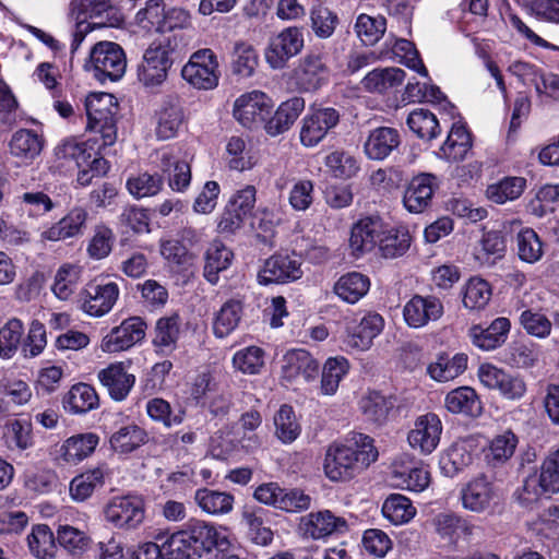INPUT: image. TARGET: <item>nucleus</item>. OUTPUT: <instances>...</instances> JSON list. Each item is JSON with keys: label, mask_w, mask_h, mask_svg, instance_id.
I'll use <instances>...</instances> for the list:
<instances>
[{"label": "nucleus", "mask_w": 559, "mask_h": 559, "mask_svg": "<svg viewBox=\"0 0 559 559\" xmlns=\"http://www.w3.org/2000/svg\"><path fill=\"white\" fill-rule=\"evenodd\" d=\"M378 459L373 440L355 433L347 443L331 444L325 453L323 469L332 481H346L361 473Z\"/></svg>", "instance_id": "obj_1"}, {"label": "nucleus", "mask_w": 559, "mask_h": 559, "mask_svg": "<svg viewBox=\"0 0 559 559\" xmlns=\"http://www.w3.org/2000/svg\"><path fill=\"white\" fill-rule=\"evenodd\" d=\"M177 48V36L171 35L154 41L144 51L138 66V79L145 87L159 86L166 81Z\"/></svg>", "instance_id": "obj_2"}, {"label": "nucleus", "mask_w": 559, "mask_h": 559, "mask_svg": "<svg viewBox=\"0 0 559 559\" xmlns=\"http://www.w3.org/2000/svg\"><path fill=\"white\" fill-rule=\"evenodd\" d=\"M87 129L96 132L103 140V146H111L117 141L118 105L108 93L90 94L85 99Z\"/></svg>", "instance_id": "obj_3"}, {"label": "nucleus", "mask_w": 559, "mask_h": 559, "mask_svg": "<svg viewBox=\"0 0 559 559\" xmlns=\"http://www.w3.org/2000/svg\"><path fill=\"white\" fill-rule=\"evenodd\" d=\"M85 67L97 81L102 83L116 82L126 72L127 59L123 49L118 44L99 41L93 46Z\"/></svg>", "instance_id": "obj_4"}, {"label": "nucleus", "mask_w": 559, "mask_h": 559, "mask_svg": "<svg viewBox=\"0 0 559 559\" xmlns=\"http://www.w3.org/2000/svg\"><path fill=\"white\" fill-rule=\"evenodd\" d=\"M181 76L194 88L203 91L215 88L218 85L221 72L214 51L204 48L193 52L181 69Z\"/></svg>", "instance_id": "obj_5"}, {"label": "nucleus", "mask_w": 559, "mask_h": 559, "mask_svg": "<svg viewBox=\"0 0 559 559\" xmlns=\"http://www.w3.org/2000/svg\"><path fill=\"white\" fill-rule=\"evenodd\" d=\"M105 520L117 528L135 530L145 518V506L138 496L114 497L104 508Z\"/></svg>", "instance_id": "obj_6"}, {"label": "nucleus", "mask_w": 559, "mask_h": 559, "mask_svg": "<svg viewBox=\"0 0 559 559\" xmlns=\"http://www.w3.org/2000/svg\"><path fill=\"white\" fill-rule=\"evenodd\" d=\"M119 294L115 282H90L80 293L81 309L91 317H103L112 309Z\"/></svg>", "instance_id": "obj_7"}, {"label": "nucleus", "mask_w": 559, "mask_h": 559, "mask_svg": "<svg viewBox=\"0 0 559 559\" xmlns=\"http://www.w3.org/2000/svg\"><path fill=\"white\" fill-rule=\"evenodd\" d=\"M477 374L484 386L497 390L507 400H520L526 393V383L521 376L511 374L495 365H480Z\"/></svg>", "instance_id": "obj_8"}, {"label": "nucleus", "mask_w": 559, "mask_h": 559, "mask_svg": "<svg viewBox=\"0 0 559 559\" xmlns=\"http://www.w3.org/2000/svg\"><path fill=\"white\" fill-rule=\"evenodd\" d=\"M304 47V35L300 28L290 26L270 39L265 49V60L272 69H283L286 62L297 56Z\"/></svg>", "instance_id": "obj_9"}, {"label": "nucleus", "mask_w": 559, "mask_h": 559, "mask_svg": "<svg viewBox=\"0 0 559 559\" xmlns=\"http://www.w3.org/2000/svg\"><path fill=\"white\" fill-rule=\"evenodd\" d=\"M299 528L306 537L324 539L346 534L349 531V525L345 518L337 516L330 510H321L302 516Z\"/></svg>", "instance_id": "obj_10"}, {"label": "nucleus", "mask_w": 559, "mask_h": 559, "mask_svg": "<svg viewBox=\"0 0 559 559\" xmlns=\"http://www.w3.org/2000/svg\"><path fill=\"white\" fill-rule=\"evenodd\" d=\"M302 274L299 259L287 254H273L258 272V282L261 285L285 284L301 278Z\"/></svg>", "instance_id": "obj_11"}, {"label": "nucleus", "mask_w": 559, "mask_h": 559, "mask_svg": "<svg viewBox=\"0 0 559 559\" xmlns=\"http://www.w3.org/2000/svg\"><path fill=\"white\" fill-rule=\"evenodd\" d=\"M272 108L271 98L261 91L239 96L234 104V117L245 128L252 129L263 122Z\"/></svg>", "instance_id": "obj_12"}, {"label": "nucleus", "mask_w": 559, "mask_h": 559, "mask_svg": "<svg viewBox=\"0 0 559 559\" xmlns=\"http://www.w3.org/2000/svg\"><path fill=\"white\" fill-rule=\"evenodd\" d=\"M442 423L435 413L418 416L407 435L408 444L421 454L433 452L441 438Z\"/></svg>", "instance_id": "obj_13"}, {"label": "nucleus", "mask_w": 559, "mask_h": 559, "mask_svg": "<svg viewBox=\"0 0 559 559\" xmlns=\"http://www.w3.org/2000/svg\"><path fill=\"white\" fill-rule=\"evenodd\" d=\"M443 312V304L438 297L414 295L403 308V318L409 328L419 329L439 320Z\"/></svg>", "instance_id": "obj_14"}, {"label": "nucleus", "mask_w": 559, "mask_h": 559, "mask_svg": "<svg viewBox=\"0 0 559 559\" xmlns=\"http://www.w3.org/2000/svg\"><path fill=\"white\" fill-rule=\"evenodd\" d=\"M340 121L336 109L326 107L312 110L302 120L300 141L305 146L317 145Z\"/></svg>", "instance_id": "obj_15"}, {"label": "nucleus", "mask_w": 559, "mask_h": 559, "mask_svg": "<svg viewBox=\"0 0 559 559\" xmlns=\"http://www.w3.org/2000/svg\"><path fill=\"white\" fill-rule=\"evenodd\" d=\"M81 21L92 20L95 27H118L123 19L110 0H73Z\"/></svg>", "instance_id": "obj_16"}, {"label": "nucleus", "mask_w": 559, "mask_h": 559, "mask_svg": "<svg viewBox=\"0 0 559 559\" xmlns=\"http://www.w3.org/2000/svg\"><path fill=\"white\" fill-rule=\"evenodd\" d=\"M145 328L146 324L141 318H129L103 338L100 347L106 353L126 350L144 337Z\"/></svg>", "instance_id": "obj_17"}, {"label": "nucleus", "mask_w": 559, "mask_h": 559, "mask_svg": "<svg viewBox=\"0 0 559 559\" xmlns=\"http://www.w3.org/2000/svg\"><path fill=\"white\" fill-rule=\"evenodd\" d=\"M385 225L378 215L366 216L352 227L349 247L356 258L371 251L384 231Z\"/></svg>", "instance_id": "obj_18"}, {"label": "nucleus", "mask_w": 559, "mask_h": 559, "mask_svg": "<svg viewBox=\"0 0 559 559\" xmlns=\"http://www.w3.org/2000/svg\"><path fill=\"white\" fill-rule=\"evenodd\" d=\"M392 478L404 489L421 492L429 485L430 474L426 468L417 466L411 455L402 454L392 464Z\"/></svg>", "instance_id": "obj_19"}, {"label": "nucleus", "mask_w": 559, "mask_h": 559, "mask_svg": "<svg viewBox=\"0 0 559 559\" xmlns=\"http://www.w3.org/2000/svg\"><path fill=\"white\" fill-rule=\"evenodd\" d=\"M97 378L116 402L124 401L135 383L134 374L128 371L123 362L110 364L98 371Z\"/></svg>", "instance_id": "obj_20"}, {"label": "nucleus", "mask_w": 559, "mask_h": 559, "mask_svg": "<svg viewBox=\"0 0 559 559\" xmlns=\"http://www.w3.org/2000/svg\"><path fill=\"white\" fill-rule=\"evenodd\" d=\"M188 532L192 546L195 550H200V558L213 549L225 551L229 548L230 543L223 527L217 528L212 524L198 521L190 525Z\"/></svg>", "instance_id": "obj_21"}, {"label": "nucleus", "mask_w": 559, "mask_h": 559, "mask_svg": "<svg viewBox=\"0 0 559 559\" xmlns=\"http://www.w3.org/2000/svg\"><path fill=\"white\" fill-rule=\"evenodd\" d=\"M460 496L465 510L483 513L490 508L495 489L491 481L485 475H480L468 481L461 489Z\"/></svg>", "instance_id": "obj_22"}, {"label": "nucleus", "mask_w": 559, "mask_h": 559, "mask_svg": "<svg viewBox=\"0 0 559 559\" xmlns=\"http://www.w3.org/2000/svg\"><path fill=\"white\" fill-rule=\"evenodd\" d=\"M510 321L504 317L495 319L487 328L474 325L469 329V336L475 346L483 350H493L500 347L510 332Z\"/></svg>", "instance_id": "obj_23"}, {"label": "nucleus", "mask_w": 559, "mask_h": 559, "mask_svg": "<svg viewBox=\"0 0 559 559\" xmlns=\"http://www.w3.org/2000/svg\"><path fill=\"white\" fill-rule=\"evenodd\" d=\"M401 143L399 131L390 127H379L370 131L364 150L368 158L382 160L388 157Z\"/></svg>", "instance_id": "obj_24"}, {"label": "nucleus", "mask_w": 559, "mask_h": 559, "mask_svg": "<svg viewBox=\"0 0 559 559\" xmlns=\"http://www.w3.org/2000/svg\"><path fill=\"white\" fill-rule=\"evenodd\" d=\"M154 538L162 543V547L169 559H200V550H195L192 546L193 543L188 530L171 534L168 531H158Z\"/></svg>", "instance_id": "obj_25"}, {"label": "nucleus", "mask_w": 559, "mask_h": 559, "mask_svg": "<svg viewBox=\"0 0 559 559\" xmlns=\"http://www.w3.org/2000/svg\"><path fill=\"white\" fill-rule=\"evenodd\" d=\"M295 78L302 91L318 90L326 78V67L321 55L310 52L305 56L295 70Z\"/></svg>", "instance_id": "obj_26"}, {"label": "nucleus", "mask_w": 559, "mask_h": 559, "mask_svg": "<svg viewBox=\"0 0 559 559\" xmlns=\"http://www.w3.org/2000/svg\"><path fill=\"white\" fill-rule=\"evenodd\" d=\"M156 136L159 140L174 138L183 122V110L177 97H168L156 114Z\"/></svg>", "instance_id": "obj_27"}, {"label": "nucleus", "mask_w": 559, "mask_h": 559, "mask_svg": "<svg viewBox=\"0 0 559 559\" xmlns=\"http://www.w3.org/2000/svg\"><path fill=\"white\" fill-rule=\"evenodd\" d=\"M305 109V99L293 97L282 103L274 115L265 122V131L272 136L282 134L290 129Z\"/></svg>", "instance_id": "obj_28"}, {"label": "nucleus", "mask_w": 559, "mask_h": 559, "mask_svg": "<svg viewBox=\"0 0 559 559\" xmlns=\"http://www.w3.org/2000/svg\"><path fill=\"white\" fill-rule=\"evenodd\" d=\"M261 423L262 417L259 412L249 411L243 413L233 427L231 433L234 438L228 440L227 444L217 455L228 454L235 449L236 443H241L243 448L257 444L258 440L254 431L261 426Z\"/></svg>", "instance_id": "obj_29"}, {"label": "nucleus", "mask_w": 559, "mask_h": 559, "mask_svg": "<svg viewBox=\"0 0 559 559\" xmlns=\"http://www.w3.org/2000/svg\"><path fill=\"white\" fill-rule=\"evenodd\" d=\"M384 321L378 313H368L348 334L347 344L359 350L368 349L374 337L382 331Z\"/></svg>", "instance_id": "obj_30"}, {"label": "nucleus", "mask_w": 559, "mask_h": 559, "mask_svg": "<svg viewBox=\"0 0 559 559\" xmlns=\"http://www.w3.org/2000/svg\"><path fill=\"white\" fill-rule=\"evenodd\" d=\"M436 178L425 174L415 177L404 192L403 202L406 210L427 207L433 197Z\"/></svg>", "instance_id": "obj_31"}, {"label": "nucleus", "mask_w": 559, "mask_h": 559, "mask_svg": "<svg viewBox=\"0 0 559 559\" xmlns=\"http://www.w3.org/2000/svg\"><path fill=\"white\" fill-rule=\"evenodd\" d=\"M43 146V136L31 129L15 131L9 142L10 153L23 160L36 158L40 154Z\"/></svg>", "instance_id": "obj_32"}, {"label": "nucleus", "mask_w": 559, "mask_h": 559, "mask_svg": "<svg viewBox=\"0 0 559 559\" xmlns=\"http://www.w3.org/2000/svg\"><path fill=\"white\" fill-rule=\"evenodd\" d=\"M445 408L452 414L476 417L481 413V404L474 389L461 386L450 391L444 399Z\"/></svg>", "instance_id": "obj_33"}, {"label": "nucleus", "mask_w": 559, "mask_h": 559, "mask_svg": "<svg viewBox=\"0 0 559 559\" xmlns=\"http://www.w3.org/2000/svg\"><path fill=\"white\" fill-rule=\"evenodd\" d=\"M412 243V236L405 227H389L385 225L381 238H379V250L383 258L395 259L404 255Z\"/></svg>", "instance_id": "obj_34"}, {"label": "nucleus", "mask_w": 559, "mask_h": 559, "mask_svg": "<svg viewBox=\"0 0 559 559\" xmlns=\"http://www.w3.org/2000/svg\"><path fill=\"white\" fill-rule=\"evenodd\" d=\"M234 259L233 251L221 240H213L205 252L204 277L211 283L216 284L218 273L227 270Z\"/></svg>", "instance_id": "obj_35"}, {"label": "nucleus", "mask_w": 559, "mask_h": 559, "mask_svg": "<svg viewBox=\"0 0 559 559\" xmlns=\"http://www.w3.org/2000/svg\"><path fill=\"white\" fill-rule=\"evenodd\" d=\"M370 288L368 276L359 272H349L342 275L334 284V293L345 302L356 304Z\"/></svg>", "instance_id": "obj_36"}, {"label": "nucleus", "mask_w": 559, "mask_h": 559, "mask_svg": "<svg viewBox=\"0 0 559 559\" xmlns=\"http://www.w3.org/2000/svg\"><path fill=\"white\" fill-rule=\"evenodd\" d=\"M194 501L204 513L210 515L227 514L234 507L233 495L209 488L198 489L194 493Z\"/></svg>", "instance_id": "obj_37"}, {"label": "nucleus", "mask_w": 559, "mask_h": 559, "mask_svg": "<svg viewBox=\"0 0 559 559\" xmlns=\"http://www.w3.org/2000/svg\"><path fill=\"white\" fill-rule=\"evenodd\" d=\"M147 433L134 423L119 427L109 438L111 448L119 453H130L146 442Z\"/></svg>", "instance_id": "obj_38"}, {"label": "nucleus", "mask_w": 559, "mask_h": 559, "mask_svg": "<svg viewBox=\"0 0 559 559\" xmlns=\"http://www.w3.org/2000/svg\"><path fill=\"white\" fill-rule=\"evenodd\" d=\"M99 405L98 394L87 383H78L64 397V407L73 414H85Z\"/></svg>", "instance_id": "obj_39"}, {"label": "nucleus", "mask_w": 559, "mask_h": 559, "mask_svg": "<svg viewBox=\"0 0 559 559\" xmlns=\"http://www.w3.org/2000/svg\"><path fill=\"white\" fill-rule=\"evenodd\" d=\"M98 437L94 433L74 436L67 439L59 449V456L67 463H78L96 448Z\"/></svg>", "instance_id": "obj_40"}, {"label": "nucleus", "mask_w": 559, "mask_h": 559, "mask_svg": "<svg viewBox=\"0 0 559 559\" xmlns=\"http://www.w3.org/2000/svg\"><path fill=\"white\" fill-rule=\"evenodd\" d=\"M404 70L400 68L374 69L361 81L364 87L372 93H385L403 83Z\"/></svg>", "instance_id": "obj_41"}, {"label": "nucleus", "mask_w": 559, "mask_h": 559, "mask_svg": "<svg viewBox=\"0 0 559 559\" xmlns=\"http://www.w3.org/2000/svg\"><path fill=\"white\" fill-rule=\"evenodd\" d=\"M57 159L63 162H73L78 168L90 165V159L94 155V145L87 142H80L75 139H66L55 148Z\"/></svg>", "instance_id": "obj_42"}, {"label": "nucleus", "mask_w": 559, "mask_h": 559, "mask_svg": "<svg viewBox=\"0 0 559 559\" xmlns=\"http://www.w3.org/2000/svg\"><path fill=\"white\" fill-rule=\"evenodd\" d=\"M264 509L245 506L241 512L242 523L248 527L251 539L258 545H267L273 540V532L264 524Z\"/></svg>", "instance_id": "obj_43"}, {"label": "nucleus", "mask_w": 559, "mask_h": 559, "mask_svg": "<svg viewBox=\"0 0 559 559\" xmlns=\"http://www.w3.org/2000/svg\"><path fill=\"white\" fill-rule=\"evenodd\" d=\"M105 472L96 467L75 476L70 483V496L74 501L83 502L104 485Z\"/></svg>", "instance_id": "obj_44"}, {"label": "nucleus", "mask_w": 559, "mask_h": 559, "mask_svg": "<svg viewBox=\"0 0 559 559\" xmlns=\"http://www.w3.org/2000/svg\"><path fill=\"white\" fill-rule=\"evenodd\" d=\"M359 407L367 420L383 424L394 407V402L391 397L373 391L360 399Z\"/></svg>", "instance_id": "obj_45"}, {"label": "nucleus", "mask_w": 559, "mask_h": 559, "mask_svg": "<svg viewBox=\"0 0 559 559\" xmlns=\"http://www.w3.org/2000/svg\"><path fill=\"white\" fill-rule=\"evenodd\" d=\"M467 367V356L456 354L452 358L440 356L428 366V373L437 381L445 382L457 378Z\"/></svg>", "instance_id": "obj_46"}, {"label": "nucleus", "mask_w": 559, "mask_h": 559, "mask_svg": "<svg viewBox=\"0 0 559 559\" xmlns=\"http://www.w3.org/2000/svg\"><path fill=\"white\" fill-rule=\"evenodd\" d=\"M354 29L364 45L373 46L383 37L386 31V20L381 15L371 16L361 13L356 19Z\"/></svg>", "instance_id": "obj_47"}, {"label": "nucleus", "mask_w": 559, "mask_h": 559, "mask_svg": "<svg viewBox=\"0 0 559 559\" xmlns=\"http://www.w3.org/2000/svg\"><path fill=\"white\" fill-rule=\"evenodd\" d=\"M382 514L394 525L409 522L416 514L412 501L400 493L390 495L382 504Z\"/></svg>", "instance_id": "obj_48"}, {"label": "nucleus", "mask_w": 559, "mask_h": 559, "mask_svg": "<svg viewBox=\"0 0 559 559\" xmlns=\"http://www.w3.org/2000/svg\"><path fill=\"white\" fill-rule=\"evenodd\" d=\"M406 123L423 140L430 141L440 133V126L436 115L425 108H417L409 112Z\"/></svg>", "instance_id": "obj_49"}, {"label": "nucleus", "mask_w": 559, "mask_h": 559, "mask_svg": "<svg viewBox=\"0 0 559 559\" xmlns=\"http://www.w3.org/2000/svg\"><path fill=\"white\" fill-rule=\"evenodd\" d=\"M471 146L472 139L466 128L454 124L440 151L444 158L460 160L465 157Z\"/></svg>", "instance_id": "obj_50"}, {"label": "nucleus", "mask_w": 559, "mask_h": 559, "mask_svg": "<svg viewBox=\"0 0 559 559\" xmlns=\"http://www.w3.org/2000/svg\"><path fill=\"white\" fill-rule=\"evenodd\" d=\"M81 277V267L66 263L61 265L55 275L52 293L60 300H68L76 290Z\"/></svg>", "instance_id": "obj_51"}, {"label": "nucleus", "mask_w": 559, "mask_h": 559, "mask_svg": "<svg viewBox=\"0 0 559 559\" xmlns=\"http://www.w3.org/2000/svg\"><path fill=\"white\" fill-rule=\"evenodd\" d=\"M242 314V305L238 300H227L217 312L213 331L217 337L229 335L239 324Z\"/></svg>", "instance_id": "obj_52"}, {"label": "nucleus", "mask_w": 559, "mask_h": 559, "mask_svg": "<svg viewBox=\"0 0 559 559\" xmlns=\"http://www.w3.org/2000/svg\"><path fill=\"white\" fill-rule=\"evenodd\" d=\"M285 367L287 377L301 376L306 381H311L319 372L318 361L306 350L297 349L286 356Z\"/></svg>", "instance_id": "obj_53"}, {"label": "nucleus", "mask_w": 559, "mask_h": 559, "mask_svg": "<svg viewBox=\"0 0 559 559\" xmlns=\"http://www.w3.org/2000/svg\"><path fill=\"white\" fill-rule=\"evenodd\" d=\"M180 319L178 314L160 318L155 328L154 345L163 353L175 349L180 332Z\"/></svg>", "instance_id": "obj_54"}, {"label": "nucleus", "mask_w": 559, "mask_h": 559, "mask_svg": "<svg viewBox=\"0 0 559 559\" xmlns=\"http://www.w3.org/2000/svg\"><path fill=\"white\" fill-rule=\"evenodd\" d=\"M159 167L164 174L168 175L169 187L173 190L181 191L189 186L191 169L187 162L178 160L168 154H163Z\"/></svg>", "instance_id": "obj_55"}, {"label": "nucleus", "mask_w": 559, "mask_h": 559, "mask_svg": "<svg viewBox=\"0 0 559 559\" xmlns=\"http://www.w3.org/2000/svg\"><path fill=\"white\" fill-rule=\"evenodd\" d=\"M27 544L31 552L38 559H51L56 552L55 537L45 524L33 527L27 536Z\"/></svg>", "instance_id": "obj_56"}, {"label": "nucleus", "mask_w": 559, "mask_h": 559, "mask_svg": "<svg viewBox=\"0 0 559 559\" xmlns=\"http://www.w3.org/2000/svg\"><path fill=\"white\" fill-rule=\"evenodd\" d=\"M348 361L344 357L329 358L323 366L321 377V393L333 395L336 393L341 380L348 371Z\"/></svg>", "instance_id": "obj_57"}, {"label": "nucleus", "mask_w": 559, "mask_h": 559, "mask_svg": "<svg viewBox=\"0 0 559 559\" xmlns=\"http://www.w3.org/2000/svg\"><path fill=\"white\" fill-rule=\"evenodd\" d=\"M518 445V437L510 430L496 436L490 444L486 459L495 466L506 463L512 457Z\"/></svg>", "instance_id": "obj_58"}, {"label": "nucleus", "mask_w": 559, "mask_h": 559, "mask_svg": "<svg viewBox=\"0 0 559 559\" xmlns=\"http://www.w3.org/2000/svg\"><path fill=\"white\" fill-rule=\"evenodd\" d=\"M519 258L526 263H536L543 257V242L532 228H524L516 235Z\"/></svg>", "instance_id": "obj_59"}, {"label": "nucleus", "mask_w": 559, "mask_h": 559, "mask_svg": "<svg viewBox=\"0 0 559 559\" xmlns=\"http://www.w3.org/2000/svg\"><path fill=\"white\" fill-rule=\"evenodd\" d=\"M166 5L163 0H147L135 14V22L144 29H165Z\"/></svg>", "instance_id": "obj_60"}, {"label": "nucleus", "mask_w": 559, "mask_h": 559, "mask_svg": "<svg viewBox=\"0 0 559 559\" xmlns=\"http://www.w3.org/2000/svg\"><path fill=\"white\" fill-rule=\"evenodd\" d=\"M86 215L84 212H70L57 224L45 231V237L52 241L62 240L78 235L84 223Z\"/></svg>", "instance_id": "obj_61"}, {"label": "nucleus", "mask_w": 559, "mask_h": 559, "mask_svg": "<svg viewBox=\"0 0 559 559\" xmlns=\"http://www.w3.org/2000/svg\"><path fill=\"white\" fill-rule=\"evenodd\" d=\"M275 433L284 443H290L300 433V426L296 419L294 409L289 405H282L274 416Z\"/></svg>", "instance_id": "obj_62"}, {"label": "nucleus", "mask_w": 559, "mask_h": 559, "mask_svg": "<svg viewBox=\"0 0 559 559\" xmlns=\"http://www.w3.org/2000/svg\"><path fill=\"white\" fill-rule=\"evenodd\" d=\"M324 164L336 178L348 179L359 171L358 160L345 151L330 153L325 156Z\"/></svg>", "instance_id": "obj_63"}, {"label": "nucleus", "mask_w": 559, "mask_h": 559, "mask_svg": "<svg viewBox=\"0 0 559 559\" xmlns=\"http://www.w3.org/2000/svg\"><path fill=\"white\" fill-rule=\"evenodd\" d=\"M525 187V179L511 177L487 188L486 194L489 200L497 204H503L519 198Z\"/></svg>", "instance_id": "obj_64"}]
</instances>
